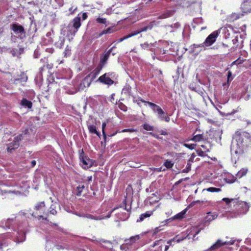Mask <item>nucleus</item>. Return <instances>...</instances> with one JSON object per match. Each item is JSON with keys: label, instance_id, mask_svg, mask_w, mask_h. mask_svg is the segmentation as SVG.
Masks as SVG:
<instances>
[{"label": "nucleus", "instance_id": "nucleus-1", "mask_svg": "<svg viewBox=\"0 0 251 251\" xmlns=\"http://www.w3.org/2000/svg\"><path fill=\"white\" fill-rule=\"evenodd\" d=\"M160 24V22L157 21H152L148 24L142 23L139 25V27L134 30L131 31L127 35L124 36V37L120 38L118 40V42L120 43L126 40L128 38L132 37L133 36L137 35L143 32H145L148 30H151L153 27L157 26Z\"/></svg>", "mask_w": 251, "mask_h": 251}, {"label": "nucleus", "instance_id": "nucleus-2", "mask_svg": "<svg viewBox=\"0 0 251 251\" xmlns=\"http://www.w3.org/2000/svg\"><path fill=\"white\" fill-rule=\"evenodd\" d=\"M35 211L33 212L32 215L37 218L38 220L42 219L47 220V216L49 215V209L46 207L44 201L39 202L35 205Z\"/></svg>", "mask_w": 251, "mask_h": 251}, {"label": "nucleus", "instance_id": "nucleus-3", "mask_svg": "<svg viewBox=\"0 0 251 251\" xmlns=\"http://www.w3.org/2000/svg\"><path fill=\"white\" fill-rule=\"evenodd\" d=\"M140 100L143 103H148V105L152 108L154 112H157L159 118L161 121L165 120L166 122H169L170 121V117L168 116L163 115L164 114V112L159 106L151 102L145 101L142 99H140Z\"/></svg>", "mask_w": 251, "mask_h": 251}, {"label": "nucleus", "instance_id": "nucleus-4", "mask_svg": "<svg viewBox=\"0 0 251 251\" xmlns=\"http://www.w3.org/2000/svg\"><path fill=\"white\" fill-rule=\"evenodd\" d=\"M101 70L102 69L100 67L97 66L83 79L81 84L83 83L84 87H86L85 84H86L87 87H89L91 83L99 75Z\"/></svg>", "mask_w": 251, "mask_h": 251}, {"label": "nucleus", "instance_id": "nucleus-5", "mask_svg": "<svg viewBox=\"0 0 251 251\" xmlns=\"http://www.w3.org/2000/svg\"><path fill=\"white\" fill-rule=\"evenodd\" d=\"M191 229V231L186 236H180L179 235H177L173 238V240H174V242L179 243L190 235H193V238H194L200 231V230L198 229L196 227H192Z\"/></svg>", "mask_w": 251, "mask_h": 251}, {"label": "nucleus", "instance_id": "nucleus-6", "mask_svg": "<svg viewBox=\"0 0 251 251\" xmlns=\"http://www.w3.org/2000/svg\"><path fill=\"white\" fill-rule=\"evenodd\" d=\"M219 34L218 30H216L209 34L203 42L205 47L211 46L216 40Z\"/></svg>", "mask_w": 251, "mask_h": 251}, {"label": "nucleus", "instance_id": "nucleus-7", "mask_svg": "<svg viewBox=\"0 0 251 251\" xmlns=\"http://www.w3.org/2000/svg\"><path fill=\"white\" fill-rule=\"evenodd\" d=\"M21 140V135L15 137L13 142L9 144L7 150L8 152H12L13 150L18 149L20 145V142Z\"/></svg>", "mask_w": 251, "mask_h": 251}, {"label": "nucleus", "instance_id": "nucleus-8", "mask_svg": "<svg viewBox=\"0 0 251 251\" xmlns=\"http://www.w3.org/2000/svg\"><path fill=\"white\" fill-rule=\"evenodd\" d=\"M96 81H99L104 84L111 85L114 83V81L109 77V73H105L100 76Z\"/></svg>", "mask_w": 251, "mask_h": 251}, {"label": "nucleus", "instance_id": "nucleus-9", "mask_svg": "<svg viewBox=\"0 0 251 251\" xmlns=\"http://www.w3.org/2000/svg\"><path fill=\"white\" fill-rule=\"evenodd\" d=\"M250 205L246 201H239L237 204V209L240 214H246L250 208Z\"/></svg>", "mask_w": 251, "mask_h": 251}, {"label": "nucleus", "instance_id": "nucleus-10", "mask_svg": "<svg viewBox=\"0 0 251 251\" xmlns=\"http://www.w3.org/2000/svg\"><path fill=\"white\" fill-rule=\"evenodd\" d=\"M10 28L16 34L21 33L25 35V32L24 26L18 23L11 24Z\"/></svg>", "mask_w": 251, "mask_h": 251}, {"label": "nucleus", "instance_id": "nucleus-11", "mask_svg": "<svg viewBox=\"0 0 251 251\" xmlns=\"http://www.w3.org/2000/svg\"><path fill=\"white\" fill-rule=\"evenodd\" d=\"M112 50V48H111L103 56H100V61L98 67H100L101 69L103 68L110 56Z\"/></svg>", "mask_w": 251, "mask_h": 251}, {"label": "nucleus", "instance_id": "nucleus-12", "mask_svg": "<svg viewBox=\"0 0 251 251\" xmlns=\"http://www.w3.org/2000/svg\"><path fill=\"white\" fill-rule=\"evenodd\" d=\"M218 217V214L215 212H208L204 218L205 222H210L216 219Z\"/></svg>", "mask_w": 251, "mask_h": 251}, {"label": "nucleus", "instance_id": "nucleus-13", "mask_svg": "<svg viewBox=\"0 0 251 251\" xmlns=\"http://www.w3.org/2000/svg\"><path fill=\"white\" fill-rule=\"evenodd\" d=\"M196 156L195 153H193L189 160H188L186 168L182 170L183 173H187L191 169V163L194 161L195 157Z\"/></svg>", "mask_w": 251, "mask_h": 251}, {"label": "nucleus", "instance_id": "nucleus-14", "mask_svg": "<svg viewBox=\"0 0 251 251\" xmlns=\"http://www.w3.org/2000/svg\"><path fill=\"white\" fill-rule=\"evenodd\" d=\"M155 210L147 211L144 213L140 215L139 218L137 219V222H141L144 221L145 218H149L153 214Z\"/></svg>", "mask_w": 251, "mask_h": 251}, {"label": "nucleus", "instance_id": "nucleus-15", "mask_svg": "<svg viewBox=\"0 0 251 251\" xmlns=\"http://www.w3.org/2000/svg\"><path fill=\"white\" fill-rule=\"evenodd\" d=\"M79 15L76 17H75L72 21L73 26L75 29V32H77L78 28L80 27L81 20L80 17L78 16Z\"/></svg>", "mask_w": 251, "mask_h": 251}, {"label": "nucleus", "instance_id": "nucleus-16", "mask_svg": "<svg viewBox=\"0 0 251 251\" xmlns=\"http://www.w3.org/2000/svg\"><path fill=\"white\" fill-rule=\"evenodd\" d=\"M225 245H226V242H222L221 240L219 239L216 241V242L215 244H214L210 247L209 250L210 251L215 250Z\"/></svg>", "mask_w": 251, "mask_h": 251}, {"label": "nucleus", "instance_id": "nucleus-17", "mask_svg": "<svg viewBox=\"0 0 251 251\" xmlns=\"http://www.w3.org/2000/svg\"><path fill=\"white\" fill-rule=\"evenodd\" d=\"M139 239V235H136L135 236H131L129 239H126L125 241L126 242V244L131 245Z\"/></svg>", "mask_w": 251, "mask_h": 251}, {"label": "nucleus", "instance_id": "nucleus-18", "mask_svg": "<svg viewBox=\"0 0 251 251\" xmlns=\"http://www.w3.org/2000/svg\"><path fill=\"white\" fill-rule=\"evenodd\" d=\"M81 160L82 161V163L83 165H84L86 167H90L91 166V164H90L91 162V160L89 158H88L87 156H84L83 155H81Z\"/></svg>", "mask_w": 251, "mask_h": 251}, {"label": "nucleus", "instance_id": "nucleus-19", "mask_svg": "<svg viewBox=\"0 0 251 251\" xmlns=\"http://www.w3.org/2000/svg\"><path fill=\"white\" fill-rule=\"evenodd\" d=\"M173 15V12L171 10H168L158 17L157 19H166L171 17Z\"/></svg>", "mask_w": 251, "mask_h": 251}, {"label": "nucleus", "instance_id": "nucleus-20", "mask_svg": "<svg viewBox=\"0 0 251 251\" xmlns=\"http://www.w3.org/2000/svg\"><path fill=\"white\" fill-rule=\"evenodd\" d=\"M88 128L89 130V131L91 133H94L96 134L98 136L100 137V132H99L97 130L96 126L94 125H90L88 126Z\"/></svg>", "mask_w": 251, "mask_h": 251}, {"label": "nucleus", "instance_id": "nucleus-21", "mask_svg": "<svg viewBox=\"0 0 251 251\" xmlns=\"http://www.w3.org/2000/svg\"><path fill=\"white\" fill-rule=\"evenodd\" d=\"M135 131V130L133 128H126V129L122 130V131H120L119 130H116L115 132H114L112 133H110L109 135H108V136L110 137H112V136H115L118 133L127 132H134Z\"/></svg>", "mask_w": 251, "mask_h": 251}, {"label": "nucleus", "instance_id": "nucleus-22", "mask_svg": "<svg viewBox=\"0 0 251 251\" xmlns=\"http://www.w3.org/2000/svg\"><path fill=\"white\" fill-rule=\"evenodd\" d=\"M244 136L247 138L249 137V134L246 132L237 131L235 134V138L236 140H240V137Z\"/></svg>", "mask_w": 251, "mask_h": 251}, {"label": "nucleus", "instance_id": "nucleus-23", "mask_svg": "<svg viewBox=\"0 0 251 251\" xmlns=\"http://www.w3.org/2000/svg\"><path fill=\"white\" fill-rule=\"evenodd\" d=\"M21 104L25 107L31 108L32 106V103L31 101L27 100L25 98H23L21 101Z\"/></svg>", "mask_w": 251, "mask_h": 251}, {"label": "nucleus", "instance_id": "nucleus-24", "mask_svg": "<svg viewBox=\"0 0 251 251\" xmlns=\"http://www.w3.org/2000/svg\"><path fill=\"white\" fill-rule=\"evenodd\" d=\"M131 91V87L129 85H126L122 90V93L127 96H130Z\"/></svg>", "mask_w": 251, "mask_h": 251}, {"label": "nucleus", "instance_id": "nucleus-25", "mask_svg": "<svg viewBox=\"0 0 251 251\" xmlns=\"http://www.w3.org/2000/svg\"><path fill=\"white\" fill-rule=\"evenodd\" d=\"M195 133H196V132H195L194 133V136H193V138H192V140L197 142L201 141L203 140V136L202 134H198L195 135Z\"/></svg>", "mask_w": 251, "mask_h": 251}, {"label": "nucleus", "instance_id": "nucleus-26", "mask_svg": "<svg viewBox=\"0 0 251 251\" xmlns=\"http://www.w3.org/2000/svg\"><path fill=\"white\" fill-rule=\"evenodd\" d=\"M185 213V211L183 210L181 212L176 214L173 217V220H181L184 218V214Z\"/></svg>", "mask_w": 251, "mask_h": 251}, {"label": "nucleus", "instance_id": "nucleus-27", "mask_svg": "<svg viewBox=\"0 0 251 251\" xmlns=\"http://www.w3.org/2000/svg\"><path fill=\"white\" fill-rule=\"evenodd\" d=\"M247 172H248L247 169H244V168L242 169L239 171H238V172L236 174V176L237 177L241 178L242 176H245L247 174Z\"/></svg>", "mask_w": 251, "mask_h": 251}, {"label": "nucleus", "instance_id": "nucleus-28", "mask_svg": "<svg viewBox=\"0 0 251 251\" xmlns=\"http://www.w3.org/2000/svg\"><path fill=\"white\" fill-rule=\"evenodd\" d=\"M85 186L83 184H79L77 187H76V195L78 196H79L81 195V193L83 191V190L84 189Z\"/></svg>", "mask_w": 251, "mask_h": 251}, {"label": "nucleus", "instance_id": "nucleus-29", "mask_svg": "<svg viewBox=\"0 0 251 251\" xmlns=\"http://www.w3.org/2000/svg\"><path fill=\"white\" fill-rule=\"evenodd\" d=\"M49 213L54 215L57 214V211L56 210V205L55 204H52L50 205V209L49 210Z\"/></svg>", "mask_w": 251, "mask_h": 251}, {"label": "nucleus", "instance_id": "nucleus-30", "mask_svg": "<svg viewBox=\"0 0 251 251\" xmlns=\"http://www.w3.org/2000/svg\"><path fill=\"white\" fill-rule=\"evenodd\" d=\"M174 163L173 162L168 159L166 160L164 163V166H165L167 169L172 168L174 166Z\"/></svg>", "mask_w": 251, "mask_h": 251}, {"label": "nucleus", "instance_id": "nucleus-31", "mask_svg": "<svg viewBox=\"0 0 251 251\" xmlns=\"http://www.w3.org/2000/svg\"><path fill=\"white\" fill-rule=\"evenodd\" d=\"M206 190L209 192H219L221 191V189L220 188L209 187L206 189Z\"/></svg>", "mask_w": 251, "mask_h": 251}, {"label": "nucleus", "instance_id": "nucleus-32", "mask_svg": "<svg viewBox=\"0 0 251 251\" xmlns=\"http://www.w3.org/2000/svg\"><path fill=\"white\" fill-rule=\"evenodd\" d=\"M144 129L147 131H152L154 130V127L148 124H145L142 125Z\"/></svg>", "mask_w": 251, "mask_h": 251}, {"label": "nucleus", "instance_id": "nucleus-33", "mask_svg": "<svg viewBox=\"0 0 251 251\" xmlns=\"http://www.w3.org/2000/svg\"><path fill=\"white\" fill-rule=\"evenodd\" d=\"M106 126V123L105 122H103L102 124V135L103 137V139L104 141H106V134L105 132V128Z\"/></svg>", "mask_w": 251, "mask_h": 251}, {"label": "nucleus", "instance_id": "nucleus-34", "mask_svg": "<svg viewBox=\"0 0 251 251\" xmlns=\"http://www.w3.org/2000/svg\"><path fill=\"white\" fill-rule=\"evenodd\" d=\"M209 150L207 149L205 151H202L201 150H197V153L198 155L201 157H204L206 156L205 152H209Z\"/></svg>", "mask_w": 251, "mask_h": 251}, {"label": "nucleus", "instance_id": "nucleus-35", "mask_svg": "<svg viewBox=\"0 0 251 251\" xmlns=\"http://www.w3.org/2000/svg\"><path fill=\"white\" fill-rule=\"evenodd\" d=\"M96 21L99 24H102L104 25H105L107 23L106 19L100 17L97 18L96 19Z\"/></svg>", "mask_w": 251, "mask_h": 251}, {"label": "nucleus", "instance_id": "nucleus-36", "mask_svg": "<svg viewBox=\"0 0 251 251\" xmlns=\"http://www.w3.org/2000/svg\"><path fill=\"white\" fill-rule=\"evenodd\" d=\"M112 32H113L112 27H110L105 30H102L100 35H102L103 34H106L111 33Z\"/></svg>", "mask_w": 251, "mask_h": 251}, {"label": "nucleus", "instance_id": "nucleus-37", "mask_svg": "<svg viewBox=\"0 0 251 251\" xmlns=\"http://www.w3.org/2000/svg\"><path fill=\"white\" fill-rule=\"evenodd\" d=\"M140 46L143 49H148L150 47V44H149L148 42H145L143 44H140Z\"/></svg>", "mask_w": 251, "mask_h": 251}, {"label": "nucleus", "instance_id": "nucleus-38", "mask_svg": "<svg viewBox=\"0 0 251 251\" xmlns=\"http://www.w3.org/2000/svg\"><path fill=\"white\" fill-rule=\"evenodd\" d=\"M239 251H251V249L245 245H243L240 247Z\"/></svg>", "mask_w": 251, "mask_h": 251}, {"label": "nucleus", "instance_id": "nucleus-39", "mask_svg": "<svg viewBox=\"0 0 251 251\" xmlns=\"http://www.w3.org/2000/svg\"><path fill=\"white\" fill-rule=\"evenodd\" d=\"M184 146L185 147L188 148L189 149L193 150L195 148V147L196 146V145L194 144H188L185 143V144H184Z\"/></svg>", "mask_w": 251, "mask_h": 251}, {"label": "nucleus", "instance_id": "nucleus-40", "mask_svg": "<svg viewBox=\"0 0 251 251\" xmlns=\"http://www.w3.org/2000/svg\"><path fill=\"white\" fill-rule=\"evenodd\" d=\"M233 199H229L227 198H224L222 199V201H225L227 205H228L231 201H233Z\"/></svg>", "mask_w": 251, "mask_h": 251}, {"label": "nucleus", "instance_id": "nucleus-41", "mask_svg": "<svg viewBox=\"0 0 251 251\" xmlns=\"http://www.w3.org/2000/svg\"><path fill=\"white\" fill-rule=\"evenodd\" d=\"M231 75L232 73L230 71H229L227 73V83L231 81L233 79V78L231 77Z\"/></svg>", "mask_w": 251, "mask_h": 251}, {"label": "nucleus", "instance_id": "nucleus-42", "mask_svg": "<svg viewBox=\"0 0 251 251\" xmlns=\"http://www.w3.org/2000/svg\"><path fill=\"white\" fill-rule=\"evenodd\" d=\"M160 226L156 227L154 229H153V235H156L158 232H159L161 230V229H160Z\"/></svg>", "mask_w": 251, "mask_h": 251}, {"label": "nucleus", "instance_id": "nucleus-43", "mask_svg": "<svg viewBox=\"0 0 251 251\" xmlns=\"http://www.w3.org/2000/svg\"><path fill=\"white\" fill-rule=\"evenodd\" d=\"M123 202L124 203L125 207V209H126L128 212L130 211L131 209V205H129V206L128 207L126 206V199L123 201Z\"/></svg>", "mask_w": 251, "mask_h": 251}, {"label": "nucleus", "instance_id": "nucleus-44", "mask_svg": "<svg viewBox=\"0 0 251 251\" xmlns=\"http://www.w3.org/2000/svg\"><path fill=\"white\" fill-rule=\"evenodd\" d=\"M193 46L195 48H200V47H205L204 44V43H202L200 44H194Z\"/></svg>", "mask_w": 251, "mask_h": 251}, {"label": "nucleus", "instance_id": "nucleus-45", "mask_svg": "<svg viewBox=\"0 0 251 251\" xmlns=\"http://www.w3.org/2000/svg\"><path fill=\"white\" fill-rule=\"evenodd\" d=\"M84 217L88 219L98 220L97 218H95L94 216L91 214H86L84 216Z\"/></svg>", "mask_w": 251, "mask_h": 251}, {"label": "nucleus", "instance_id": "nucleus-46", "mask_svg": "<svg viewBox=\"0 0 251 251\" xmlns=\"http://www.w3.org/2000/svg\"><path fill=\"white\" fill-rule=\"evenodd\" d=\"M119 107L122 110L124 111H126L127 110V107L123 104H122L121 105H120Z\"/></svg>", "mask_w": 251, "mask_h": 251}, {"label": "nucleus", "instance_id": "nucleus-47", "mask_svg": "<svg viewBox=\"0 0 251 251\" xmlns=\"http://www.w3.org/2000/svg\"><path fill=\"white\" fill-rule=\"evenodd\" d=\"M70 51H71V50L69 48V46H67L65 50V51H64V53L65 54V55L67 54H70Z\"/></svg>", "mask_w": 251, "mask_h": 251}, {"label": "nucleus", "instance_id": "nucleus-48", "mask_svg": "<svg viewBox=\"0 0 251 251\" xmlns=\"http://www.w3.org/2000/svg\"><path fill=\"white\" fill-rule=\"evenodd\" d=\"M245 243L248 245L251 246V238H248L245 240Z\"/></svg>", "mask_w": 251, "mask_h": 251}, {"label": "nucleus", "instance_id": "nucleus-49", "mask_svg": "<svg viewBox=\"0 0 251 251\" xmlns=\"http://www.w3.org/2000/svg\"><path fill=\"white\" fill-rule=\"evenodd\" d=\"M77 7H75V8L73 9V7H71L69 8V11L70 12V13L71 14H73L75 13V12L76 10Z\"/></svg>", "mask_w": 251, "mask_h": 251}, {"label": "nucleus", "instance_id": "nucleus-50", "mask_svg": "<svg viewBox=\"0 0 251 251\" xmlns=\"http://www.w3.org/2000/svg\"><path fill=\"white\" fill-rule=\"evenodd\" d=\"M88 17L87 13L86 12L83 13L82 15V18L83 20H85Z\"/></svg>", "mask_w": 251, "mask_h": 251}, {"label": "nucleus", "instance_id": "nucleus-51", "mask_svg": "<svg viewBox=\"0 0 251 251\" xmlns=\"http://www.w3.org/2000/svg\"><path fill=\"white\" fill-rule=\"evenodd\" d=\"M236 60H238V62H237V65L242 64L245 61L244 59H241L240 58H238Z\"/></svg>", "mask_w": 251, "mask_h": 251}, {"label": "nucleus", "instance_id": "nucleus-52", "mask_svg": "<svg viewBox=\"0 0 251 251\" xmlns=\"http://www.w3.org/2000/svg\"><path fill=\"white\" fill-rule=\"evenodd\" d=\"M46 51L47 52H49V53H52L53 52V51H54V49H52V48H47L46 50Z\"/></svg>", "mask_w": 251, "mask_h": 251}, {"label": "nucleus", "instance_id": "nucleus-53", "mask_svg": "<svg viewBox=\"0 0 251 251\" xmlns=\"http://www.w3.org/2000/svg\"><path fill=\"white\" fill-rule=\"evenodd\" d=\"M201 203V201L199 200H198V201H193L192 203H191V205H195V204L196 203ZM201 203H203V201H201Z\"/></svg>", "mask_w": 251, "mask_h": 251}, {"label": "nucleus", "instance_id": "nucleus-54", "mask_svg": "<svg viewBox=\"0 0 251 251\" xmlns=\"http://www.w3.org/2000/svg\"><path fill=\"white\" fill-rule=\"evenodd\" d=\"M153 170L154 171H156L157 172H160L162 171V167L157 168H153Z\"/></svg>", "mask_w": 251, "mask_h": 251}, {"label": "nucleus", "instance_id": "nucleus-55", "mask_svg": "<svg viewBox=\"0 0 251 251\" xmlns=\"http://www.w3.org/2000/svg\"><path fill=\"white\" fill-rule=\"evenodd\" d=\"M36 164V162L35 160H32L31 162V167H34L35 165Z\"/></svg>", "mask_w": 251, "mask_h": 251}, {"label": "nucleus", "instance_id": "nucleus-56", "mask_svg": "<svg viewBox=\"0 0 251 251\" xmlns=\"http://www.w3.org/2000/svg\"><path fill=\"white\" fill-rule=\"evenodd\" d=\"M173 242H174V240H173V239H171L169 240H168L167 242V244H168L169 246L172 245V243Z\"/></svg>", "mask_w": 251, "mask_h": 251}, {"label": "nucleus", "instance_id": "nucleus-57", "mask_svg": "<svg viewBox=\"0 0 251 251\" xmlns=\"http://www.w3.org/2000/svg\"><path fill=\"white\" fill-rule=\"evenodd\" d=\"M161 240H157V241H155L154 243H153V244L152 245V247H154L155 246H156V245H158V243L159 242V241H160Z\"/></svg>", "mask_w": 251, "mask_h": 251}, {"label": "nucleus", "instance_id": "nucleus-58", "mask_svg": "<svg viewBox=\"0 0 251 251\" xmlns=\"http://www.w3.org/2000/svg\"><path fill=\"white\" fill-rule=\"evenodd\" d=\"M44 68H45V65H44L43 66H42V67H41L40 69H39V70H40V73L41 74L42 73L43 71L44 70Z\"/></svg>", "mask_w": 251, "mask_h": 251}, {"label": "nucleus", "instance_id": "nucleus-59", "mask_svg": "<svg viewBox=\"0 0 251 251\" xmlns=\"http://www.w3.org/2000/svg\"><path fill=\"white\" fill-rule=\"evenodd\" d=\"M183 181V179H180L178 181L176 182L175 185H178L180 183H181Z\"/></svg>", "mask_w": 251, "mask_h": 251}, {"label": "nucleus", "instance_id": "nucleus-60", "mask_svg": "<svg viewBox=\"0 0 251 251\" xmlns=\"http://www.w3.org/2000/svg\"><path fill=\"white\" fill-rule=\"evenodd\" d=\"M169 249V245H166L165 247V251H167Z\"/></svg>", "mask_w": 251, "mask_h": 251}, {"label": "nucleus", "instance_id": "nucleus-61", "mask_svg": "<svg viewBox=\"0 0 251 251\" xmlns=\"http://www.w3.org/2000/svg\"><path fill=\"white\" fill-rule=\"evenodd\" d=\"M118 207H115L112 211H110V213L108 216H107L108 218L110 217V214L112 213V212L115 210V209H117Z\"/></svg>", "mask_w": 251, "mask_h": 251}, {"label": "nucleus", "instance_id": "nucleus-62", "mask_svg": "<svg viewBox=\"0 0 251 251\" xmlns=\"http://www.w3.org/2000/svg\"><path fill=\"white\" fill-rule=\"evenodd\" d=\"M238 60H236L235 61H233V62L232 63V64H231V65H234V64L237 65V62H238Z\"/></svg>", "mask_w": 251, "mask_h": 251}, {"label": "nucleus", "instance_id": "nucleus-63", "mask_svg": "<svg viewBox=\"0 0 251 251\" xmlns=\"http://www.w3.org/2000/svg\"><path fill=\"white\" fill-rule=\"evenodd\" d=\"M0 251H3L2 243H0Z\"/></svg>", "mask_w": 251, "mask_h": 251}, {"label": "nucleus", "instance_id": "nucleus-64", "mask_svg": "<svg viewBox=\"0 0 251 251\" xmlns=\"http://www.w3.org/2000/svg\"><path fill=\"white\" fill-rule=\"evenodd\" d=\"M190 88L191 89H192V90H194V91H196L195 89L194 88V87L191 86V85H190Z\"/></svg>", "mask_w": 251, "mask_h": 251}]
</instances>
